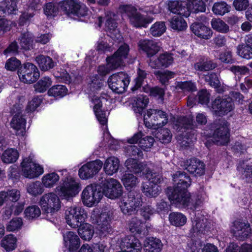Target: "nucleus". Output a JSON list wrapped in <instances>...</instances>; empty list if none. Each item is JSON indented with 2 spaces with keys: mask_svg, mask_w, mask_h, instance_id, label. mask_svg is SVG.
I'll use <instances>...</instances> for the list:
<instances>
[{
  "mask_svg": "<svg viewBox=\"0 0 252 252\" xmlns=\"http://www.w3.org/2000/svg\"><path fill=\"white\" fill-rule=\"evenodd\" d=\"M231 232L239 240L244 241L247 239L252 240V230L248 223L235 221L231 227Z\"/></svg>",
  "mask_w": 252,
  "mask_h": 252,
  "instance_id": "20",
  "label": "nucleus"
},
{
  "mask_svg": "<svg viewBox=\"0 0 252 252\" xmlns=\"http://www.w3.org/2000/svg\"><path fill=\"white\" fill-rule=\"evenodd\" d=\"M114 210L110 206H106L102 208L99 215L97 210H94L91 217L93 223L98 226V229L100 232L106 235L112 232L111 225V221L114 218Z\"/></svg>",
  "mask_w": 252,
  "mask_h": 252,
  "instance_id": "2",
  "label": "nucleus"
},
{
  "mask_svg": "<svg viewBox=\"0 0 252 252\" xmlns=\"http://www.w3.org/2000/svg\"><path fill=\"white\" fill-rule=\"evenodd\" d=\"M78 232L80 237L84 240H90L94 234L93 226L88 223H82L79 226Z\"/></svg>",
  "mask_w": 252,
  "mask_h": 252,
  "instance_id": "38",
  "label": "nucleus"
},
{
  "mask_svg": "<svg viewBox=\"0 0 252 252\" xmlns=\"http://www.w3.org/2000/svg\"><path fill=\"white\" fill-rule=\"evenodd\" d=\"M190 28L192 32L200 38L208 39L212 35L211 30L201 23H193L191 25Z\"/></svg>",
  "mask_w": 252,
  "mask_h": 252,
  "instance_id": "29",
  "label": "nucleus"
},
{
  "mask_svg": "<svg viewBox=\"0 0 252 252\" xmlns=\"http://www.w3.org/2000/svg\"><path fill=\"white\" fill-rule=\"evenodd\" d=\"M145 178L146 181L143 182L141 186L143 193L149 197H155L160 193L161 189L158 184L162 181L161 174L159 172L146 170Z\"/></svg>",
  "mask_w": 252,
  "mask_h": 252,
  "instance_id": "4",
  "label": "nucleus"
},
{
  "mask_svg": "<svg viewBox=\"0 0 252 252\" xmlns=\"http://www.w3.org/2000/svg\"><path fill=\"white\" fill-rule=\"evenodd\" d=\"M188 0V6L189 7L191 12L196 13L205 11L206 7L202 0Z\"/></svg>",
  "mask_w": 252,
  "mask_h": 252,
  "instance_id": "55",
  "label": "nucleus"
},
{
  "mask_svg": "<svg viewBox=\"0 0 252 252\" xmlns=\"http://www.w3.org/2000/svg\"><path fill=\"white\" fill-rule=\"evenodd\" d=\"M143 228V222L138 218H133L129 221V229L131 233L140 234Z\"/></svg>",
  "mask_w": 252,
  "mask_h": 252,
  "instance_id": "60",
  "label": "nucleus"
},
{
  "mask_svg": "<svg viewBox=\"0 0 252 252\" xmlns=\"http://www.w3.org/2000/svg\"><path fill=\"white\" fill-rule=\"evenodd\" d=\"M238 171L246 178L252 176V166L248 161H240L237 166Z\"/></svg>",
  "mask_w": 252,
  "mask_h": 252,
  "instance_id": "54",
  "label": "nucleus"
},
{
  "mask_svg": "<svg viewBox=\"0 0 252 252\" xmlns=\"http://www.w3.org/2000/svg\"><path fill=\"white\" fill-rule=\"evenodd\" d=\"M169 10L174 14H180L185 17H188L190 13L189 7L185 1L171 0L168 4Z\"/></svg>",
  "mask_w": 252,
  "mask_h": 252,
  "instance_id": "26",
  "label": "nucleus"
},
{
  "mask_svg": "<svg viewBox=\"0 0 252 252\" xmlns=\"http://www.w3.org/2000/svg\"><path fill=\"white\" fill-rule=\"evenodd\" d=\"M230 6L224 1H220L214 3L212 10L218 15H223L230 11Z\"/></svg>",
  "mask_w": 252,
  "mask_h": 252,
  "instance_id": "59",
  "label": "nucleus"
},
{
  "mask_svg": "<svg viewBox=\"0 0 252 252\" xmlns=\"http://www.w3.org/2000/svg\"><path fill=\"white\" fill-rule=\"evenodd\" d=\"M211 25L213 29L222 33H226L229 31V27L220 19H213Z\"/></svg>",
  "mask_w": 252,
  "mask_h": 252,
  "instance_id": "62",
  "label": "nucleus"
},
{
  "mask_svg": "<svg viewBox=\"0 0 252 252\" xmlns=\"http://www.w3.org/2000/svg\"><path fill=\"white\" fill-rule=\"evenodd\" d=\"M149 103V99L147 96L140 95L134 98L133 104V111L136 113L141 114L143 109Z\"/></svg>",
  "mask_w": 252,
  "mask_h": 252,
  "instance_id": "40",
  "label": "nucleus"
},
{
  "mask_svg": "<svg viewBox=\"0 0 252 252\" xmlns=\"http://www.w3.org/2000/svg\"><path fill=\"white\" fill-rule=\"evenodd\" d=\"M103 162L99 159L89 162L79 170V176L83 180L93 178L101 169Z\"/></svg>",
  "mask_w": 252,
  "mask_h": 252,
  "instance_id": "21",
  "label": "nucleus"
},
{
  "mask_svg": "<svg viewBox=\"0 0 252 252\" xmlns=\"http://www.w3.org/2000/svg\"><path fill=\"white\" fill-rule=\"evenodd\" d=\"M35 61L38 63L39 68L42 71H47L55 66V63L52 59L48 57L42 55L36 57Z\"/></svg>",
  "mask_w": 252,
  "mask_h": 252,
  "instance_id": "39",
  "label": "nucleus"
},
{
  "mask_svg": "<svg viewBox=\"0 0 252 252\" xmlns=\"http://www.w3.org/2000/svg\"><path fill=\"white\" fill-rule=\"evenodd\" d=\"M169 220L173 225L182 226L186 224L187 219L186 217L181 213L172 212L169 215Z\"/></svg>",
  "mask_w": 252,
  "mask_h": 252,
  "instance_id": "44",
  "label": "nucleus"
},
{
  "mask_svg": "<svg viewBox=\"0 0 252 252\" xmlns=\"http://www.w3.org/2000/svg\"><path fill=\"white\" fill-rule=\"evenodd\" d=\"M102 197V192L97 189L96 185L87 186L82 192V201L83 204L91 207L98 203Z\"/></svg>",
  "mask_w": 252,
  "mask_h": 252,
  "instance_id": "14",
  "label": "nucleus"
},
{
  "mask_svg": "<svg viewBox=\"0 0 252 252\" xmlns=\"http://www.w3.org/2000/svg\"><path fill=\"white\" fill-rule=\"evenodd\" d=\"M64 215L66 223L72 228L78 227L87 218V213L85 209L80 207L67 208Z\"/></svg>",
  "mask_w": 252,
  "mask_h": 252,
  "instance_id": "8",
  "label": "nucleus"
},
{
  "mask_svg": "<svg viewBox=\"0 0 252 252\" xmlns=\"http://www.w3.org/2000/svg\"><path fill=\"white\" fill-rule=\"evenodd\" d=\"M18 157L19 154L16 150L8 149L2 154L1 160L4 163L9 164L15 162Z\"/></svg>",
  "mask_w": 252,
  "mask_h": 252,
  "instance_id": "46",
  "label": "nucleus"
},
{
  "mask_svg": "<svg viewBox=\"0 0 252 252\" xmlns=\"http://www.w3.org/2000/svg\"><path fill=\"white\" fill-rule=\"evenodd\" d=\"M27 190L30 194L36 196L44 192V188L40 182L35 181L27 185Z\"/></svg>",
  "mask_w": 252,
  "mask_h": 252,
  "instance_id": "47",
  "label": "nucleus"
},
{
  "mask_svg": "<svg viewBox=\"0 0 252 252\" xmlns=\"http://www.w3.org/2000/svg\"><path fill=\"white\" fill-rule=\"evenodd\" d=\"M236 53L238 55L244 59L252 58V48L247 46L246 43L238 45L237 46Z\"/></svg>",
  "mask_w": 252,
  "mask_h": 252,
  "instance_id": "56",
  "label": "nucleus"
},
{
  "mask_svg": "<svg viewBox=\"0 0 252 252\" xmlns=\"http://www.w3.org/2000/svg\"><path fill=\"white\" fill-rule=\"evenodd\" d=\"M174 60L173 54L166 52L159 54L157 59L151 60L149 64L153 68H166L173 64Z\"/></svg>",
  "mask_w": 252,
  "mask_h": 252,
  "instance_id": "25",
  "label": "nucleus"
},
{
  "mask_svg": "<svg viewBox=\"0 0 252 252\" xmlns=\"http://www.w3.org/2000/svg\"><path fill=\"white\" fill-rule=\"evenodd\" d=\"M120 247L122 250H126V252H141L142 249L141 243L133 235L122 238Z\"/></svg>",
  "mask_w": 252,
  "mask_h": 252,
  "instance_id": "23",
  "label": "nucleus"
},
{
  "mask_svg": "<svg viewBox=\"0 0 252 252\" xmlns=\"http://www.w3.org/2000/svg\"><path fill=\"white\" fill-rule=\"evenodd\" d=\"M92 101L94 103V111L95 116L102 125H105L107 122V113L102 109V103L99 98L94 96L92 98Z\"/></svg>",
  "mask_w": 252,
  "mask_h": 252,
  "instance_id": "30",
  "label": "nucleus"
},
{
  "mask_svg": "<svg viewBox=\"0 0 252 252\" xmlns=\"http://www.w3.org/2000/svg\"><path fill=\"white\" fill-rule=\"evenodd\" d=\"M217 66L216 63L212 61L208 60L204 58H200L194 64V68L196 71L200 72L208 71L213 70Z\"/></svg>",
  "mask_w": 252,
  "mask_h": 252,
  "instance_id": "36",
  "label": "nucleus"
},
{
  "mask_svg": "<svg viewBox=\"0 0 252 252\" xmlns=\"http://www.w3.org/2000/svg\"><path fill=\"white\" fill-rule=\"evenodd\" d=\"M167 113L160 110L150 109L144 116V123L148 128H156L162 127L168 122Z\"/></svg>",
  "mask_w": 252,
  "mask_h": 252,
  "instance_id": "7",
  "label": "nucleus"
},
{
  "mask_svg": "<svg viewBox=\"0 0 252 252\" xmlns=\"http://www.w3.org/2000/svg\"><path fill=\"white\" fill-rule=\"evenodd\" d=\"M61 202L58 196L53 192L44 194L40 199L39 204L46 213L53 214L61 208Z\"/></svg>",
  "mask_w": 252,
  "mask_h": 252,
  "instance_id": "13",
  "label": "nucleus"
},
{
  "mask_svg": "<svg viewBox=\"0 0 252 252\" xmlns=\"http://www.w3.org/2000/svg\"><path fill=\"white\" fill-rule=\"evenodd\" d=\"M138 47L146 53L148 57L156 54L160 49V44L153 40L141 39L138 43Z\"/></svg>",
  "mask_w": 252,
  "mask_h": 252,
  "instance_id": "27",
  "label": "nucleus"
},
{
  "mask_svg": "<svg viewBox=\"0 0 252 252\" xmlns=\"http://www.w3.org/2000/svg\"><path fill=\"white\" fill-rule=\"evenodd\" d=\"M23 106L21 104H16L11 109L14 116L10 122V126L16 131L17 134L23 135L25 131L26 121L21 114Z\"/></svg>",
  "mask_w": 252,
  "mask_h": 252,
  "instance_id": "16",
  "label": "nucleus"
},
{
  "mask_svg": "<svg viewBox=\"0 0 252 252\" xmlns=\"http://www.w3.org/2000/svg\"><path fill=\"white\" fill-rule=\"evenodd\" d=\"M214 125L216 128L213 134L214 142L219 145L227 144L229 138L228 123L224 119H219Z\"/></svg>",
  "mask_w": 252,
  "mask_h": 252,
  "instance_id": "9",
  "label": "nucleus"
},
{
  "mask_svg": "<svg viewBox=\"0 0 252 252\" xmlns=\"http://www.w3.org/2000/svg\"><path fill=\"white\" fill-rule=\"evenodd\" d=\"M63 240L65 247L70 252L77 250L80 246V239L78 236L72 231H68L63 235Z\"/></svg>",
  "mask_w": 252,
  "mask_h": 252,
  "instance_id": "31",
  "label": "nucleus"
},
{
  "mask_svg": "<svg viewBox=\"0 0 252 252\" xmlns=\"http://www.w3.org/2000/svg\"><path fill=\"white\" fill-rule=\"evenodd\" d=\"M121 184L113 178L105 180L103 185L102 193L107 197L114 199L120 197L123 193Z\"/></svg>",
  "mask_w": 252,
  "mask_h": 252,
  "instance_id": "19",
  "label": "nucleus"
},
{
  "mask_svg": "<svg viewBox=\"0 0 252 252\" xmlns=\"http://www.w3.org/2000/svg\"><path fill=\"white\" fill-rule=\"evenodd\" d=\"M67 90L64 86L56 85L50 88L48 92V94L50 96L62 97L67 94Z\"/></svg>",
  "mask_w": 252,
  "mask_h": 252,
  "instance_id": "61",
  "label": "nucleus"
},
{
  "mask_svg": "<svg viewBox=\"0 0 252 252\" xmlns=\"http://www.w3.org/2000/svg\"><path fill=\"white\" fill-rule=\"evenodd\" d=\"M18 76L23 82L31 84L39 78V72L35 65L31 63H27L18 70Z\"/></svg>",
  "mask_w": 252,
  "mask_h": 252,
  "instance_id": "15",
  "label": "nucleus"
},
{
  "mask_svg": "<svg viewBox=\"0 0 252 252\" xmlns=\"http://www.w3.org/2000/svg\"><path fill=\"white\" fill-rule=\"evenodd\" d=\"M186 169L195 176H201L205 173V164L196 158H190L187 161Z\"/></svg>",
  "mask_w": 252,
  "mask_h": 252,
  "instance_id": "28",
  "label": "nucleus"
},
{
  "mask_svg": "<svg viewBox=\"0 0 252 252\" xmlns=\"http://www.w3.org/2000/svg\"><path fill=\"white\" fill-rule=\"evenodd\" d=\"M59 176L56 173L47 174L42 178V183L45 188L53 187L59 180Z\"/></svg>",
  "mask_w": 252,
  "mask_h": 252,
  "instance_id": "48",
  "label": "nucleus"
},
{
  "mask_svg": "<svg viewBox=\"0 0 252 252\" xmlns=\"http://www.w3.org/2000/svg\"><path fill=\"white\" fill-rule=\"evenodd\" d=\"M166 26L163 22H157L153 24L150 30L151 34L155 37L161 36L166 31Z\"/></svg>",
  "mask_w": 252,
  "mask_h": 252,
  "instance_id": "58",
  "label": "nucleus"
},
{
  "mask_svg": "<svg viewBox=\"0 0 252 252\" xmlns=\"http://www.w3.org/2000/svg\"><path fill=\"white\" fill-rule=\"evenodd\" d=\"M146 164L145 162H140L134 158H128L125 162V166L127 170L135 174H138L143 172L146 170L145 172L143 173L145 175L146 170Z\"/></svg>",
  "mask_w": 252,
  "mask_h": 252,
  "instance_id": "32",
  "label": "nucleus"
},
{
  "mask_svg": "<svg viewBox=\"0 0 252 252\" xmlns=\"http://www.w3.org/2000/svg\"><path fill=\"white\" fill-rule=\"evenodd\" d=\"M161 241L158 238L149 237L146 238L144 243L145 252H160L162 248Z\"/></svg>",
  "mask_w": 252,
  "mask_h": 252,
  "instance_id": "34",
  "label": "nucleus"
},
{
  "mask_svg": "<svg viewBox=\"0 0 252 252\" xmlns=\"http://www.w3.org/2000/svg\"><path fill=\"white\" fill-rule=\"evenodd\" d=\"M117 15L113 12H109L106 17L105 27L109 32V35L114 40H120L122 36L117 29L116 20Z\"/></svg>",
  "mask_w": 252,
  "mask_h": 252,
  "instance_id": "24",
  "label": "nucleus"
},
{
  "mask_svg": "<svg viewBox=\"0 0 252 252\" xmlns=\"http://www.w3.org/2000/svg\"><path fill=\"white\" fill-rule=\"evenodd\" d=\"M190 249V252H219L217 247L211 244H207L202 248L199 243H192Z\"/></svg>",
  "mask_w": 252,
  "mask_h": 252,
  "instance_id": "45",
  "label": "nucleus"
},
{
  "mask_svg": "<svg viewBox=\"0 0 252 252\" xmlns=\"http://www.w3.org/2000/svg\"><path fill=\"white\" fill-rule=\"evenodd\" d=\"M173 181L174 188H168L166 191L171 202L177 205L196 209L202 201L201 199H197L194 196L191 197L187 191L191 184L189 177L185 172L179 171L173 175Z\"/></svg>",
  "mask_w": 252,
  "mask_h": 252,
  "instance_id": "1",
  "label": "nucleus"
},
{
  "mask_svg": "<svg viewBox=\"0 0 252 252\" xmlns=\"http://www.w3.org/2000/svg\"><path fill=\"white\" fill-rule=\"evenodd\" d=\"M129 83V77L125 72H120L109 77L108 84L109 88L116 93H124Z\"/></svg>",
  "mask_w": 252,
  "mask_h": 252,
  "instance_id": "10",
  "label": "nucleus"
},
{
  "mask_svg": "<svg viewBox=\"0 0 252 252\" xmlns=\"http://www.w3.org/2000/svg\"><path fill=\"white\" fill-rule=\"evenodd\" d=\"M25 218L29 220L37 218L41 215V210L38 206L32 205L26 208L24 211Z\"/></svg>",
  "mask_w": 252,
  "mask_h": 252,
  "instance_id": "57",
  "label": "nucleus"
},
{
  "mask_svg": "<svg viewBox=\"0 0 252 252\" xmlns=\"http://www.w3.org/2000/svg\"><path fill=\"white\" fill-rule=\"evenodd\" d=\"M119 168V160L115 157L108 158L104 164V170L109 175H112L117 172Z\"/></svg>",
  "mask_w": 252,
  "mask_h": 252,
  "instance_id": "37",
  "label": "nucleus"
},
{
  "mask_svg": "<svg viewBox=\"0 0 252 252\" xmlns=\"http://www.w3.org/2000/svg\"><path fill=\"white\" fill-rule=\"evenodd\" d=\"M142 91L146 93H149L152 96L161 99L162 100L163 99L165 91L163 89L159 87L156 86L151 88L146 84L142 87Z\"/></svg>",
  "mask_w": 252,
  "mask_h": 252,
  "instance_id": "42",
  "label": "nucleus"
},
{
  "mask_svg": "<svg viewBox=\"0 0 252 252\" xmlns=\"http://www.w3.org/2000/svg\"><path fill=\"white\" fill-rule=\"evenodd\" d=\"M192 229L194 232L205 234L208 232L209 228L207 220L204 217L195 216L192 221Z\"/></svg>",
  "mask_w": 252,
  "mask_h": 252,
  "instance_id": "33",
  "label": "nucleus"
},
{
  "mask_svg": "<svg viewBox=\"0 0 252 252\" xmlns=\"http://www.w3.org/2000/svg\"><path fill=\"white\" fill-rule=\"evenodd\" d=\"M121 11L126 14L128 17L131 25L136 28H146L151 23L153 19L150 17H146L137 11V9L130 5H125L120 6Z\"/></svg>",
  "mask_w": 252,
  "mask_h": 252,
  "instance_id": "6",
  "label": "nucleus"
},
{
  "mask_svg": "<svg viewBox=\"0 0 252 252\" xmlns=\"http://www.w3.org/2000/svg\"><path fill=\"white\" fill-rule=\"evenodd\" d=\"M21 165L23 175L25 177L32 179L43 173V168L36 164L31 156L24 158Z\"/></svg>",
  "mask_w": 252,
  "mask_h": 252,
  "instance_id": "17",
  "label": "nucleus"
},
{
  "mask_svg": "<svg viewBox=\"0 0 252 252\" xmlns=\"http://www.w3.org/2000/svg\"><path fill=\"white\" fill-rule=\"evenodd\" d=\"M141 194L134 190L130 191L121 205V210L124 214H131L139 206H141Z\"/></svg>",
  "mask_w": 252,
  "mask_h": 252,
  "instance_id": "11",
  "label": "nucleus"
},
{
  "mask_svg": "<svg viewBox=\"0 0 252 252\" xmlns=\"http://www.w3.org/2000/svg\"><path fill=\"white\" fill-rule=\"evenodd\" d=\"M129 50V46L124 44L120 46L117 51L110 57L106 58L107 64L98 66L97 72L100 75L105 76L111 71L123 65L124 60L127 58Z\"/></svg>",
  "mask_w": 252,
  "mask_h": 252,
  "instance_id": "3",
  "label": "nucleus"
},
{
  "mask_svg": "<svg viewBox=\"0 0 252 252\" xmlns=\"http://www.w3.org/2000/svg\"><path fill=\"white\" fill-rule=\"evenodd\" d=\"M79 190L78 183L73 178H69L57 187L55 191L60 197L68 199L78 194Z\"/></svg>",
  "mask_w": 252,
  "mask_h": 252,
  "instance_id": "12",
  "label": "nucleus"
},
{
  "mask_svg": "<svg viewBox=\"0 0 252 252\" xmlns=\"http://www.w3.org/2000/svg\"><path fill=\"white\" fill-rule=\"evenodd\" d=\"M173 128L179 131H186V130H191L192 133L190 135L188 134L189 132L188 131L187 135H185L183 140L181 142L182 146L185 147H188L190 144H191L196 139V137L195 134V128H196V125L194 124L192 120L189 118L185 117H180L178 118L176 121L175 122Z\"/></svg>",
  "mask_w": 252,
  "mask_h": 252,
  "instance_id": "5",
  "label": "nucleus"
},
{
  "mask_svg": "<svg viewBox=\"0 0 252 252\" xmlns=\"http://www.w3.org/2000/svg\"><path fill=\"white\" fill-rule=\"evenodd\" d=\"M204 79L205 82L208 83L210 86L215 88H218L220 86V83L218 75L215 73H208L204 76Z\"/></svg>",
  "mask_w": 252,
  "mask_h": 252,
  "instance_id": "63",
  "label": "nucleus"
},
{
  "mask_svg": "<svg viewBox=\"0 0 252 252\" xmlns=\"http://www.w3.org/2000/svg\"><path fill=\"white\" fill-rule=\"evenodd\" d=\"M213 110L219 115H224L233 110L234 104L230 97H217L212 103Z\"/></svg>",
  "mask_w": 252,
  "mask_h": 252,
  "instance_id": "22",
  "label": "nucleus"
},
{
  "mask_svg": "<svg viewBox=\"0 0 252 252\" xmlns=\"http://www.w3.org/2000/svg\"><path fill=\"white\" fill-rule=\"evenodd\" d=\"M122 181L126 188L131 189L138 183V178L132 174L125 173L122 177Z\"/></svg>",
  "mask_w": 252,
  "mask_h": 252,
  "instance_id": "51",
  "label": "nucleus"
},
{
  "mask_svg": "<svg viewBox=\"0 0 252 252\" xmlns=\"http://www.w3.org/2000/svg\"><path fill=\"white\" fill-rule=\"evenodd\" d=\"M52 83L50 78L44 77L34 85L35 91L38 93H43L52 85Z\"/></svg>",
  "mask_w": 252,
  "mask_h": 252,
  "instance_id": "53",
  "label": "nucleus"
},
{
  "mask_svg": "<svg viewBox=\"0 0 252 252\" xmlns=\"http://www.w3.org/2000/svg\"><path fill=\"white\" fill-rule=\"evenodd\" d=\"M17 10L16 1L11 0H5L0 5V17H4L6 15L15 14Z\"/></svg>",
  "mask_w": 252,
  "mask_h": 252,
  "instance_id": "35",
  "label": "nucleus"
},
{
  "mask_svg": "<svg viewBox=\"0 0 252 252\" xmlns=\"http://www.w3.org/2000/svg\"><path fill=\"white\" fill-rule=\"evenodd\" d=\"M18 40L22 49L25 50H30L32 47V36L29 32L22 33L18 38Z\"/></svg>",
  "mask_w": 252,
  "mask_h": 252,
  "instance_id": "43",
  "label": "nucleus"
},
{
  "mask_svg": "<svg viewBox=\"0 0 252 252\" xmlns=\"http://www.w3.org/2000/svg\"><path fill=\"white\" fill-rule=\"evenodd\" d=\"M155 137L161 143L167 144L171 141L172 135L170 130L168 129L162 128L159 129L156 133Z\"/></svg>",
  "mask_w": 252,
  "mask_h": 252,
  "instance_id": "52",
  "label": "nucleus"
},
{
  "mask_svg": "<svg viewBox=\"0 0 252 252\" xmlns=\"http://www.w3.org/2000/svg\"><path fill=\"white\" fill-rule=\"evenodd\" d=\"M187 23L181 16H174L170 21V27L177 32L184 31L187 28Z\"/></svg>",
  "mask_w": 252,
  "mask_h": 252,
  "instance_id": "41",
  "label": "nucleus"
},
{
  "mask_svg": "<svg viewBox=\"0 0 252 252\" xmlns=\"http://www.w3.org/2000/svg\"><path fill=\"white\" fill-rule=\"evenodd\" d=\"M60 4L61 9L66 13H71L77 16H85L88 10L84 3L76 0H64Z\"/></svg>",
  "mask_w": 252,
  "mask_h": 252,
  "instance_id": "18",
  "label": "nucleus"
},
{
  "mask_svg": "<svg viewBox=\"0 0 252 252\" xmlns=\"http://www.w3.org/2000/svg\"><path fill=\"white\" fill-rule=\"evenodd\" d=\"M16 238L13 235H8L1 241V246L6 251H12L16 247Z\"/></svg>",
  "mask_w": 252,
  "mask_h": 252,
  "instance_id": "50",
  "label": "nucleus"
},
{
  "mask_svg": "<svg viewBox=\"0 0 252 252\" xmlns=\"http://www.w3.org/2000/svg\"><path fill=\"white\" fill-rule=\"evenodd\" d=\"M154 74L157 76L158 79L162 84H165L170 79L173 78L175 74L173 72L170 71L169 70H165L163 71H155Z\"/></svg>",
  "mask_w": 252,
  "mask_h": 252,
  "instance_id": "64",
  "label": "nucleus"
},
{
  "mask_svg": "<svg viewBox=\"0 0 252 252\" xmlns=\"http://www.w3.org/2000/svg\"><path fill=\"white\" fill-rule=\"evenodd\" d=\"M137 77L135 79V84L131 89L133 92L139 89L142 91L141 87L145 82L147 83L146 80L147 73L145 70L138 68L137 71Z\"/></svg>",
  "mask_w": 252,
  "mask_h": 252,
  "instance_id": "49",
  "label": "nucleus"
}]
</instances>
